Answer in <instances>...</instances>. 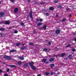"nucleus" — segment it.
I'll use <instances>...</instances> for the list:
<instances>
[{
    "mask_svg": "<svg viewBox=\"0 0 76 76\" xmlns=\"http://www.w3.org/2000/svg\"><path fill=\"white\" fill-rule=\"evenodd\" d=\"M4 58H5V59H7V60H9L11 59V58H10V57L9 56H4Z\"/></svg>",
    "mask_w": 76,
    "mask_h": 76,
    "instance_id": "nucleus-1",
    "label": "nucleus"
},
{
    "mask_svg": "<svg viewBox=\"0 0 76 76\" xmlns=\"http://www.w3.org/2000/svg\"><path fill=\"white\" fill-rule=\"evenodd\" d=\"M60 30L59 29H58L56 30L55 33L56 34H60Z\"/></svg>",
    "mask_w": 76,
    "mask_h": 76,
    "instance_id": "nucleus-2",
    "label": "nucleus"
},
{
    "mask_svg": "<svg viewBox=\"0 0 76 76\" xmlns=\"http://www.w3.org/2000/svg\"><path fill=\"white\" fill-rule=\"evenodd\" d=\"M18 10H19L18 8H15L14 12L15 13H18Z\"/></svg>",
    "mask_w": 76,
    "mask_h": 76,
    "instance_id": "nucleus-3",
    "label": "nucleus"
},
{
    "mask_svg": "<svg viewBox=\"0 0 76 76\" xmlns=\"http://www.w3.org/2000/svg\"><path fill=\"white\" fill-rule=\"evenodd\" d=\"M55 60V58H52L49 59V61L51 62Z\"/></svg>",
    "mask_w": 76,
    "mask_h": 76,
    "instance_id": "nucleus-4",
    "label": "nucleus"
},
{
    "mask_svg": "<svg viewBox=\"0 0 76 76\" xmlns=\"http://www.w3.org/2000/svg\"><path fill=\"white\" fill-rule=\"evenodd\" d=\"M4 15V13L1 12L0 13V17H3V16Z\"/></svg>",
    "mask_w": 76,
    "mask_h": 76,
    "instance_id": "nucleus-5",
    "label": "nucleus"
},
{
    "mask_svg": "<svg viewBox=\"0 0 76 76\" xmlns=\"http://www.w3.org/2000/svg\"><path fill=\"white\" fill-rule=\"evenodd\" d=\"M30 17L31 18H32V12L31 11L30 12Z\"/></svg>",
    "mask_w": 76,
    "mask_h": 76,
    "instance_id": "nucleus-6",
    "label": "nucleus"
},
{
    "mask_svg": "<svg viewBox=\"0 0 76 76\" xmlns=\"http://www.w3.org/2000/svg\"><path fill=\"white\" fill-rule=\"evenodd\" d=\"M18 58L21 60H24V57L22 56H19Z\"/></svg>",
    "mask_w": 76,
    "mask_h": 76,
    "instance_id": "nucleus-7",
    "label": "nucleus"
},
{
    "mask_svg": "<svg viewBox=\"0 0 76 76\" xmlns=\"http://www.w3.org/2000/svg\"><path fill=\"white\" fill-rule=\"evenodd\" d=\"M34 64V63L33 62H30L29 63V65H30V66H31H31H33L32 65H33V64Z\"/></svg>",
    "mask_w": 76,
    "mask_h": 76,
    "instance_id": "nucleus-8",
    "label": "nucleus"
},
{
    "mask_svg": "<svg viewBox=\"0 0 76 76\" xmlns=\"http://www.w3.org/2000/svg\"><path fill=\"white\" fill-rule=\"evenodd\" d=\"M5 24L6 25H9L10 23V22L9 21H5Z\"/></svg>",
    "mask_w": 76,
    "mask_h": 76,
    "instance_id": "nucleus-9",
    "label": "nucleus"
},
{
    "mask_svg": "<svg viewBox=\"0 0 76 76\" xmlns=\"http://www.w3.org/2000/svg\"><path fill=\"white\" fill-rule=\"evenodd\" d=\"M20 49H21V50H25V49H26V47H25V46H23L22 47H21Z\"/></svg>",
    "mask_w": 76,
    "mask_h": 76,
    "instance_id": "nucleus-10",
    "label": "nucleus"
},
{
    "mask_svg": "<svg viewBox=\"0 0 76 76\" xmlns=\"http://www.w3.org/2000/svg\"><path fill=\"white\" fill-rule=\"evenodd\" d=\"M31 69H32L33 70H35L36 69L35 67V66H31Z\"/></svg>",
    "mask_w": 76,
    "mask_h": 76,
    "instance_id": "nucleus-11",
    "label": "nucleus"
},
{
    "mask_svg": "<svg viewBox=\"0 0 76 76\" xmlns=\"http://www.w3.org/2000/svg\"><path fill=\"white\" fill-rule=\"evenodd\" d=\"M15 51H16V50H11L10 51V53H13V52H15Z\"/></svg>",
    "mask_w": 76,
    "mask_h": 76,
    "instance_id": "nucleus-12",
    "label": "nucleus"
},
{
    "mask_svg": "<svg viewBox=\"0 0 76 76\" xmlns=\"http://www.w3.org/2000/svg\"><path fill=\"white\" fill-rule=\"evenodd\" d=\"M0 31H5V29L4 28H0Z\"/></svg>",
    "mask_w": 76,
    "mask_h": 76,
    "instance_id": "nucleus-13",
    "label": "nucleus"
},
{
    "mask_svg": "<svg viewBox=\"0 0 76 76\" xmlns=\"http://www.w3.org/2000/svg\"><path fill=\"white\" fill-rule=\"evenodd\" d=\"M42 23H39L37 24V25L38 26H40V25H42Z\"/></svg>",
    "mask_w": 76,
    "mask_h": 76,
    "instance_id": "nucleus-14",
    "label": "nucleus"
},
{
    "mask_svg": "<svg viewBox=\"0 0 76 76\" xmlns=\"http://www.w3.org/2000/svg\"><path fill=\"white\" fill-rule=\"evenodd\" d=\"M28 66V64H26L24 65V67H26Z\"/></svg>",
    "mask_w": 76,
    "mask_h": 76,
    "instance_id": "nucleus-15",
    "label": "nucleus"
},
{
    "mask_svg": "<svg viewBox=\"0 0 76 76\" xmlns=\"http://www.w3.org/2000/svg\"><path fill=\"white\" fill-rule=\"evenodd\" d=\"M29 45H34V44H33V43L32 42H30L29 43Z\"/></svg>",
    "mask_w": 76,
    "mask_h": 76,
    "instance_id": "nucleus-16",
    "label": "nucleus"
},
{
    "mask_svg": "<svg viewBox=\"0 0 76 76\" xmlns=\"http://www.w3.org/2000/svg\"><path fill=\"white\" fill-rule=\"evenodd\" d=\"M21 45V43H19L16 44V46H19V45Z\"/></svg>",
    "mask_w": 76,
    "mask_h": 76,
    "instance_id": "nucleus-17",
    "label": "nucleus"
},
{
    "mask_svg": "<svg viewBox=\"0 0 76 76\" xmlns=\"http://www.w3.org/2000/svg\"><path fill=\"white\" fill-rule=\"evenodd\" d=\"M45 74L46 75H47V76H48V75H50V72H45Z\"/></svg>",
    "mask_w": 76,
    "mask_h": 76,
    "instance_id": "nucleus-18",
    "label": "nucleus"
},
{
    "mask_svg": "<svg viewBox=\"0 0 76 76\" xmlns=\"http://www.w3.org/2000/svg\"><path fill=\"white\" fill-rule=\"evenodd\" d=\"M65 55H66V53H63L62 55H61V57H64V56H65Z\"/></svg>",
    "mask_w": 76,
    "mask_h": 76,
    "instance_id": "nucleus-19",
    "label": "nucleus"
},
{
    "mask_svg": "<svg viewBox=\"0 0 76 76\" xmlns=\"http://www.w3.org/2000/svg\"><path fill=\"white\" fill-rule=\"evenodd\" d=\"M54 8L53 7H52L49 8V9L50 10H51V11H52V10H54Z\"/></svg>",
    "mask_w": 76,
    "mask_h": 76,
    "instance_id": "nucleus-20",
    "label": "nucleus"
},
{
    "mask_svg": "<svg viewBox=\"0 0 76 76\" xmlns=\"http://www.w3.org/2000/svg\"><path fill=\"white\" fill-rule=\"evenodd\" d=\"M58 8H59L60 9H62V6L61 5H58Z\"/></svg>",
    "mask_w": 76,
    "mask_h": 76,
    "instance_id": "nucleus-21",
    "label": "nucleus"
},
{
    "mask_svg": "<svg viewBox=\"0 0 76 76\" xmlns=\"http://www.w3.org/2000/svg\"><path fill=\"white\" fill-rule=\"evenodd\" d=\"M47 28V26L45 25L43 27V29L44 30H45L46 29V28Z\"/></svg>",
    "mask_w": 76,
    "mask_h": 76,
    "instance_id": "nucleus-22",
    "label": "nucleus"
},
{
    "mask_svg": "<svg viewBox=\"0 0 76 76\" xmlns=\"http://www.w3.org/2000/svg\"><path fill=\"white\" fill-rule=\"evenodd\" d=\"M50 66L51 68H52L53 66H54V64H51L50 65Z\"/></svg>",
    "mask_w": 76,
    "mask_h": 76,
    "instance_id": "nucleus-23",
    "label": "nucleus"
},
{
    "mask_svg": "<svg viewBox=\"0 0 76 76\" xmlns=\"http://www.w3.org/2000/svg\"><path fill=\"white\" fill-rule=\"evenodd\" d=\"M66 18H64L63 19L62 21V22H65L66 20Z\"/></svg>",
    "mask_w": 76,
    "mask_h": 76,
    "instance_id": "nucleus-24",
    "label": "nucleus"
},
{
    "mask_svg": "<svg viewBox=\"0 0 76 76\" xmlns=\"http://www.w3.org/2000/svg\"><path fill=\"white\" fill-rule=\"evenodd\" d=\"M69 58H72V55H70L69 56Z\"/></svg>",
    "mask_w": 76,
    "mask_h": 76,
    "instance_id": "nucleus-25",
    "label": "nucleus"
},
{
    "mask_svg": "<svg viewBox=\"0 0 76 76\" xmlns=\"http://www.w3.org/2000/svg\"><path fill=\"white\" fill-rule=\"evenodd\" d=\"M18 64L19 65H21V61H18Z\"/></svg>",
    "mask_w": 76,
    "mask_h": 76,
    "instance_id": "nucleus-26",
    "label": "nucleus"
},
{
    "mask_svg": "<svg viewBox=\"0 0 76 76\" xmlns=\"http://www.w3.org/2000/svg\"><path fill=\"white\" fill-rule=\"evenodd\" d=\"M43 50L45 51H47V49L45 48H44Z\"/></svg>",
    "mask_w": 76,
    "mask_h": 76,
    "instance_id": "nucleus-27",
    "label": "nucleus"
},
{
    "mask_svg": "<svg viewBox=\"0 0 76 76\" xmlns=\"http://www.w3.org/2000/svg\"><path fill=\"white\" fill-rule=\"evenodd\" d=\"M10 67H15L16 66L14 65H10Z\"/></svg>",
    "mask_w": 76,
    "mask_h": 76,
    "instance_id": "nucleus-28",
    "label": "nucleus"
},
{
    "mask_svg": "<svg viewBox=\"0 0 76 76\" xmlns=\"http://www.w3.org/2000/svg\"><path fill=\"white\" fill-rule=\"evenodd\" d=\"M46 60H47V59H43V61H44V62L45 63V61H46Z\"/></svg>",
    "mask_w": 76,
    "mask_h": 76,
    "instance_id": "nucleus-29",
    "label": "nucleus"
},
{
    "mask_svg": "<svg viewBox=\"0 0 76 76\" xmlns=\"http://www.w3.org/2000/svg\"><path fill=\"white\" fill-rule=\"evenodd\" d=\"M58 1L57 0H55L54 1V3H58Z\"/></svg>",
    "mask_w": 76,
    "mask_h": 76,
    "instance_id": "nucleus-30",
    "label": "nucleus"
},
{
    "mask_svg": "<svg viewBox=\"0 0 76 76\" xmlns=\"http://www.w3.org/2000/svg\"><path fill=\"white\" fill-rule=\"evenodd\" d=\"M45 15L47 16H49V14L48 13H47Z\"/></svg>",
    "mask_w": 76,
    "mask_h": 76,
    "instance_id": "nucleus-31",
    "label": "nucleus"
},
{
    "mask_svg": "<svg viewBox=\"0 0 76 76\" xmlns=\"http://www.w3.org/2000/svg\"><path fill=\"white\" fill-rule=\"evenodd\" d=\"M70 46H71V45H66V47H70Z\"/></svg>",
    "mask_w": 76,
    "mask_h": 76,
    "instance_id": "nucleus-32",
    "label": "nucleus"
},
{
    "mask_svg": "<svg viewBox=\"0 0 76 76\" xmlns=\"http://www.w3.org/2000/svg\"><path fill=\"white\" fill-rule=\"evenodd\" d=\"M66 10H70V9H69V8H66Z\"/></svg>",
    "mask_w": 76,
    "mask_h": 76,
    "instance_id": "nucleus-33",
    "label": "nucleus"
},
{
    "mask_svg": "<svg viewBox=\"0 0 76 76\" xmlns=\"http://www.w3.org/2000/svg\"><path fill=\"white\" fill-rule=\"evenodd\" d=\"M36 21L37 22H39V18L37 19L36 20Z\"/></svg>",
    "mask_w": 76,
    "mask_h": 76,
    "instance_id": "nucleus-34",
    "label": "nucleus"
},
{
    "mask_svg": "<svg viewBox=\"0 0 76 76\" xmlns=\"http://www.w3.org/2000/svg\"><path fill=\"white\" fill-rule=\"evenodd\" d=\"M72 34H73L74 35H75L76 34V33H75L74 32H72Z\"/></svg>",
    "mask_w": 76,
    "mask_h": 76,
    "instance_id": "nucleus-35",
    "label": "nucleus"
},
{
    "mask_svg": "<svg viewBox=\"0 0 76 76\" xmlns=\"http://www.w3.org/2000/svg\"><path fill=\"white\" fill-rule=\"evenodd\" d=\"M40 4H45V2H41Z\"/></svg>",
    "mask_w": 76,
    "mask_h": 76,
    "instance_id": "nucleus-36",
    "label": "nucleus"
},
{
    "mask_svg": "<svg viewBox=\"0 0 76 76\" xmlns=\"http://www.w3.org/2000/svg\"><path fill=\"white\" fill-rule=\"evenodd\" d=\"M18 33V31L17 30L15 31H14V33H15V34H16Z\"/></svg>",
    "mask_w": 76,
    "mask_h": 76,
    "instance_id": "nucleus-37",
    "label": "nucleus"
},
{
    "mask_svg": "<svg viewBox=\"0 0 76 76\" xmlns=\"http://www.w3.org/2000/svg\"><path fill=\"white\" fill-rule=\"evenodd\" d=\"M21 25L22 26H24V24L23 23H22L21 24Z\"/></svg>",
    "mask_w": 76,
    "mask_h": 76,
    "instance_id": "nucleus-38",
    "label": "nucleus"
},
{
    "mask_svg": "<svg viewBox=\"0 0 76 76\" xmlns=\"http://www.w3.org/2000/svg\"><path fill=\"white\" fill-rule=\"evenodd\" d=\"M48 45H51V42H48Z\"/></svg>",
    "mask_w": 76,
    "mask_h": 76,
    "instance_id": "nucleus-39",
    "label": "nucleus"
},
{
    "mask_svg": "<svg viewBox=\"0 0 76 76\" xmlns=\"http://www.w3.org/2000/svg\"><path fill=\"white\" fill-rule=\"evenodd\" d=\"M10 1H11L12 3L14 2V0H10Z\"/></svg>",
    "mask_w": 76,
    "mask_h": 76,
    "instance_id": "nucleus-40",
    "label": "nucleus"
},
{
    "mask_svg": "<svg viewBox=\"0 0 76 76\" xmlns=\"http://www.w3.org/2000/svg\"><path fill=\"white\" fill-rule=\"evenodd\" d=\"M75 50H75V49L74 48L72 49V51H73V52L75 51Z\"/></svg>",
    "mask_w": 76,
    "mask_h": 76,
    "instance_id": "nucleus-41",
    "label": "nucleus"
},
{
    "mask_svg": "<svg viewBox=\"0 0 76 76\" xmlns=\"http://www.w3.org/2000/svg\"><path fill=\"white\" fill-rule=\"evenodd\" d=\"M3 35V34L2 33H0V35L1 36H2Z\"/></svg>",
    "mask_w": 76,
    "mask_h": 76,
    "instance_id": "nucleus-42",
    "label": "nucleus"
},
{
    "mask_svg": "<svg viewBox=\"0 0 76 76\" xmlns=\"http://www.w3.org/2000/svg\"><path fill=\"white\" fill-rule=\"evenodd\" d=\"M40 29H42V30L43 29V27H41L40 28Z\"/></svg>",
    "mask_w": 76,
    "mask_h": 76,
    "instance_id": "nucleus-43",
    "label": "nucleus"
},
{
    "mask_svg": "<svg viewBox=\"0 0 76 76\" xmlns=\"http://www.w3.org/2000/svg\"><path fill=\"white\" fill-rule=\"evenodd\" d=\"M4 76H8V75H7V74H6L4 75Z\"/></svg>",
    "mask_w": 76,
    "mask_h": 76,
    "instance_id": "nucleus-44",
    "label": "nucleus"
},
{
    "mask_svg": "<svg viewBox=\"0 0 76 76\" xmlns=\"http://www.w3.org/2000/svg\"><path fill=\"white\" fill-rule=\"evenodd\" d=\"M40 22H42V19H40Z\"/></svg>",
    "mask_w": 76,
    "mask_h": 76,
    "instance_id": "nucleus-45",
    "label": "nucleus"
},
{
    "mask_svg": "<svg viewBox=\"0 0 76 76\" xmlns=\"http://www.w3.org/2000/svg\"><path fill=\"white\" fill-rule=\"evenodd\" d=\"M10 70H9V69H7V72H9V71Z\"/></svg>",
    "mask_w": 76,
    "mask_h": 76,
    "instance_id": "nucleus-46",
    "label": "nucleus"
},
{
    "mask_svg": "<svg viewBox=\"0 0 76 76\" xmlns=\"http://www.w3.org/2000/svg\"><path fill=\"white\" fill-rule=\"evenodd\" d=\"M37 76H41V74H39Z\"/></svg>",
    "mask_w": 76,
    "mask_h": 76,
    "instance_id": "nucleus-47",
    "label": "nucleus"
},
{
    "mask_svg": "<svg viewBox=\"0 0 76 76\" xmlns=\"http://www.w3.org/2000/svg\"><path fill=\"white\" fill-rule=\"evenodd\" d=\"M28 2L29 3L31 1H30V0H28Z\"/></svg>",
    "mask_w": 76,
    "mask_h": 76,
    "instance_id": "nucleus-48",
    "label": "nucleus"
},
{
    "mask_svg": "<svg viewBox=\"0 0 76 76\" xmlns=\"http://www.w3.org/2000/svg\"><path fill=\"white\" fill-rule=\"evenodd\" d=\"M1 72H2V71L0 69V73H1Z\"/></svg>",
    "mask_w": 76,
    "mask_h": 76,
    "instance_id": "nucleus-49",
    "label": "nucleus"
},
{
    "mask_svg": "<svg viewBox=\"0 0 76 76\" xmlns=\"http://www.w3.org/2000/svg\"><path fill=\"white\" fill-rule=\"evenodd\" d=\"M51 75H53V72H52L51 73Z\"/></svg>",
    "mask_w": 76,
    "mask_h": 76,
    "instance_id": "nucleus-50",
    "label": "nucleus"
},
{
    "mask_svg": "<svg viewBox=\"0 0 76 76\" xmlns=\"http://www.w3.org/2000/svg\"><path fill=\"white\" fill-rule=\"evenodd\" d=\"M7 66H10V65H9V64H7Z\"/></svg>",
    "mask_w": 76,
    "mask_h": 76,
    "instance_id": "nucleus-51",
    "label": "nucleus"
},
{
    "mask_svg": "<svg viewBox=\"0 0 76 76\" xmlns=\"http://www.w3.org/2000/svg\"><path fill=\"white\" fill-rule=\"evenodd\" d=\"M48 63H49L47 61L46 62V64H48Z\"/></svg>",
    "mask_w": 76,
    "mask_h": 76,
    "instance_id": "nucleus-52",
    "label": "nucleus"
},
{
    "mask_svg": "<svg viewBox=\"0 0 76 76\" xmlns=\"http://www.w3.org/2000/svg\"><path fill=\"white\" fill-rule=\"evenodd\" d=\"M6 48H7V49H9V47H7Z\"/></svg>",
    "mask_w": 76,
    "mask_h": 76,
    "instance_id": "nucleus-53",
    "label": "nucleus"
},
{
    "mask_svg": "<svg viewBox=\"0 0 76 76\" xmlns=\"http://www.w3.org/2000/svg\"><path fill=\"white\" fill-rule=\"evenodd\" d=\"M56 17H58V15H56Z\"/></svg>",
    "mask_w": 76,
    "mask_h": 76,
    "instance_id": "nucleus-54",
    "label": "nucleus"
},
{
    "mask_svg": "<svg viewBox=\"0 0 76 76\" xmlns=\"http://www.w3.org/2000/svg\"><path fill=\"white\" fill-rule=\"evenodd\" d=\"M1 3V1H0V4Z\"/></svg>",
    "mask_w": 76,
    "mask_h": 76,
    "instance_id": "nucleus-55",
    "label": "nucleus"
},
{
    "mask_svg": "<svg viewBox=\"0 0 76 76\" xmlns=\"http://www.w3.org/2000/svg\"><path fill=\"white\" fill-rule=\"evenodd\" d=\"M9 29H11V27H10L9 28Z\"/></svg>",
    "mask_w": 76,
    "mask_h": 76,
    "instance_id": "nucleus-56",
    "label": "nucleus"
},
{
    "mask_svg": "<svg viewBox=\"0 0 76 76\" xmlns=\"http://www.w3.org/2000/svg\"><path fill=\"white\" fill-rule=\"evenodd\" d=\"M75 41H76V39H75Z\"/></svg>",
    "mask_w": 76,
    "mask_h": 76,
    "instance_id": "nucleus-57",
    "label": "nucleus"
},
{
    "mask_svg": "<svg viewBox=\"0 0 76 76\" xmlns=\"http://www.w3.org/2000/svg\"><path fill=\"white\" fill-rule=\"evenodd\" d=\"M25 45V44H23V45Z\"/></svg>",
    "mask_w": 76,
    "mask_h": 76,
    "instance_id": "nucleus-58",
    "label": "nucleus"
},
{
    "mask_svg": "<svg viewBox=\"0 0 76 76\" xmlns=\"http://www.w3.org/2000/svg\"><path fill=\"white\" fill-rule=\"evenodd\" d=\"M66 60H67V58L66 59Z\"/></svg>",
    "mask_w": 76,
    "mask_h": 76,
    "instance_id": "nucleus-59",
    "label": "nucleus"
},
{
    "mask_svg": "<svg viewBox=\"0 0 76 76\" xmlns=\"http://www.w3.org/2000/svg\"><path fill=\"white\" fill-rule=\"evenodd\" d=\"M50 50H49V51H50Z\"/></svg>",
    "mask_w": 76,
    "mask_h": 76,
    "instance_id": "nucleus-60",
    "label": "nucleus"
}]
</instances>
